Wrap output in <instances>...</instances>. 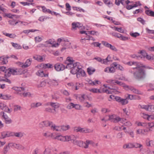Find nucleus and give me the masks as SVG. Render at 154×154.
<instances>
[{"mask_svg":"<svg viewBox=\"0 0 154 154\" xmlns=\"http://www.w3.org/2000/svg\"><path fill=\"white\" fill-rule=\"evenodd\" d=\"M1 136L2 138L13 137V132L7 131H4L1 133Z\"/></svg>","mask_w":154,"mask_h":154,"instance_id":"16","label":"nucleus"},{"mask_svg":"<svg viewBox=\"0 0 154 154\" xmlns=\"http://www.w3.org/2000/svg\"><path fill=\"white\" fill-rule=\"evenodd\" d=\"M45 110L46 112L52 113H54V112L55 111V109H53L49 107L46 108Z\"/></svg>","mask_w":154,"mask_h":154,"instance_id":"62","label":"nucleus"},{"mask_svg":"<svg viewBox=\"0 0 154 154\" xmlns=\"http://www.w3.org/2000/svg\"><path fill=\"white\" fill-rule=\"evenodd\" d=\"M13 89L16 91L22 92L24 91V88L22 87H15L13 88Z\"/></svg>","mask_w":154,"mask_h":154,"instance_id":"49","label":"nucleus"},{"mask_svg":"<svg viewBox=\"0 0 154 154\" xmlns=\"http://www.w3.org/2000/svg\"><path fill=\"white\" fill-rule=\"evenodd\" d=\"M53 123L48 121H43L40 122L39 124V126L41 128L45 127L50 126L51 128V126H52Z\"/></svg>","mask_w":154,"mask_h":154,"instance_id":"13","label":"nucleus"},{"mask_svg":"<svg viewBox=\"0 0 154 154\" xmlns=\"http://www.w3.org/2000/svg\"><path fill=\"white\" fill-rule=\"evenodd\" d=\"M42 135L43 136L46 138L51 137L53 139V138L54 137L53 134L48 131H47L43 133Z\"/></svg>","mask_w":154,"mask_h":154,"instance_id":"25","label":"nucleus"},{"mask_svg":"<svg viewBox=\"0 0 154 154\" xmlns=\"http://www.w3.org/2000/svg\"><path fill=\"white\" fill-rule=\"evenodd\" d=\"M10 149V147L8 145H5L3 148V152L4 154H6Z\"/></svg>","mask_w":154,"mask_h":154,"instance_id":"46","label":"nucleus"},{"mask_svg":"<svg viewBox=\"0 0 154 154\" xmlns=\"http://www.w3.org/2000/svg\"><path fill=\"white\" fill-rule=\"evenodd\" d=\"M133 148H136L140 149L142 148L143 145L140 144L138 143H135L134 144L133 143Z\"/></svg>","mask_w":154,"mask_h":154,"instance_id":"61","label":"nucleus"},{"mask_svg":"<svg viewBox=\"0 0 154 154\" xmlns=\"http://www.w3.org/2000/svg\"><path fill=\"white\" fill-rule=\"evenodd\" d=\"M57 42L58 43H54V39H50L46 41L44 44H40L39 46L40 47H48L50 46V45H51L52 47H56L59 46V43H60L61 42L62 44L65 46L70 44V43L68 41V40L63 38H59L57 40Z\"/></svg>","mask_w":154,"mask_h":154,"instance_id":"2","label":"nucleus"},{"mask_svg":"<svg viewBox=\"0 0 154 154\" xmlns=\"http://www.w3.org/2000/svg\"><path fill=\"white\" fill-rule=\"evenodd\" d=\"M66 142L71 141L73 144L76 139V137L74 135H66Z\"/></svg>","mask_w":154,"mask_h":154,"instance_id":"22","label":"nucleus"},{"mask_svg":"<svg viewBox=\"0 0 154 154\" xmlns=\"http://www.w3.org/2000/svg\"><path fill=\"white\" fill-rule=\"evenodd\" d=\"M76 85L75 86L74 83L72 82H70L67 84V85L68 86L70 87L71 88L74 89L75 88V90H77L78 88H77V86L79 85H80V84L79 83H77L76 84Z\"/></svg>","mask_w":154,"mask_h":154,"instance_id":"38","label":"nucleus"},{"mask_svg":"<svg viewBox=\"0 0 154 154\" xmlns=\"http://www.w3.org/2000/svg\"><path fill=\"white\" fill-rule=\"evenodd\" d=\"M118 64L116 62H113L112 64L110 66L107 67L104 69V72L108 73H113L116 71L115 67L118 66Z\"/></svg>","mask_w":154,"mask_h":154,"instance_id":"5","label":"nucleus"},{"mask_svg":"<svg viewBox=\"0 0 154 154\" xmlns=\"http://www.w3.org/2000/svg\"><path fill=\"white\" fill-rule=\"evenodd\" d=\"M61 131H65L68 130L70 128V126L68 125H61Z\"/></svg>","mask_w":154,"mask_h":154,"instance_id":"48","label":"nucleus"},{"mask_svg":"<svg viewBox=\"0 0 154 154\" xmlns=\"http://www.w3.org/2000/svg\"><path fill=\"white\" fill-rule=\"evenodd\" d=\"M130 35L131 36L133 37H136L139 36L140 35V33L137 32H131L130 33Z\"/></svg>","mask_w":154,"mask_h":154,"instance_id":"58","label":"nucleus"},{"mask_svg":"<svg viewBox=\"0 0 154 154\" xmlns=\"http://www.w3.org/2000/svg\"><path fill=\"white\" fill-rule=\"evenodd\" d=\"M72 8L74 10H76L77 11H79L80 12L82 11L83 12H85L84 10L80 7H72Z\"/></svg>","mask_w":154,"mask_h":154,"instance_id":"56","label":"nucleus"},{"mask_svg":"<svg viewBox=\"0 0 154 154\" xmlns=\"http://www.w3.org/2000/svg\"><path fill=\"white\" fill-rule=\"evenodd\" d=\"M40 7H41L42 9V11L44 13H51V11L49 9H47L44 6H37L36 8L38 9H40Z\"/></svg>","mask_w":154,"mask_h":154,"instance_id":"33","label":"nucleus"},{"mask_svg":"<svg viewBox=\"0 0 154 154\" xmlns=\"http://www.w3.org/2000/svg\"><path fill=\"white\" fill-rule=\"evenodd\" d=\"M89 91L91 92L94 93H100L101 92L99 89L93 88L89 90Z\"/></svg>","mask_w":154,"mask_h":154,"instance_id":"50","label":"nucleus"},{"mask_svg":"<svg viewBox=\"0 0 154 154\" xmlns=\"http://www.w3.org/2000/svg\"><path fill=\"white\" fill-rule=\"evenodd\" d=\"M36 74L38 76L41 77H48V74H45L44 73V72L43 70L42 69L39 70L36 72Z\"/></svg>","mask_w":154,"mask_h":154,"instance_id":"26","label":"nucleus"},{"mask_svg":"<svg viewBox=\"0 0 154 154\" xmlns=\"http://www.w3.org/2000/svg\"><path fill=\"white\" fill-rule=\"evenodd\" d=\"M12 45L15 48L17 49H21L22 48L21 46L18 44L11 43Z\"/></svg>","mask_w":154,"mask_h":154,"instance_id":"54","label":"nucleus"},{"mask_svg":"<svg viewBox=\"0 0 154 154\" xmlns=\"http://www.w3.org/2000/svg\"><path fill=\"white\" fill-rule=\"evenodd\" d=\"M54 68L57 71H60L64 70L65 69V66L62 64L57 63L54 65Z\"/></svg>","mask_w":154,"mask_h":154,"instance_id":"18","label":"nucleus"},{"mask_svg":"<svg viewBox=\"0 0 154 154\" xmlns=\"http://www.w3.org/2000/svg\"><path fill=\"white\" fill-rule=\"evenodd\" d=\"M149 105H139L138 106V107L139 108L144 109L146 111H149Z\"/></svg>","mask_w":154,"mask_h":154,"instance_id":"51","label":"nucleus"},{"mask_svg":"<svg viewBox=\"0 0 154 154\" xmlns=\"http://www.w3.org/2000/svg\"><path fill=\"white\" fill-rule=\"evenodd\" d=\"M108 120H110L114 123H116L119 122L121 120V118L119 116H117L115 115H112L109 116Z\"/></svg>","mask_w":154,"mask_h":154,"instance_id":"9","label":"nucleus"},{"mask_svg":"<svg viewBox=\"0 0 154 154\" xmlns=\"http://www.w3.org/2000/svg\"><path fill=\"white\" fill-rule=\"evenodd\" d=\"M42 105V103L40 102L36 103H31L30 106L32 108H34L38 107Z\"/></svg>","mask_w":154,"mask_h":154,"instance_id":"36","label":"nucleus"},{"mask_svg":"<svg viewBox=\"0 0 154 154\" xmlns=\"http://www.w3.org/2000/svg\"><path fill=\"white\" fill-rule=\"evenodd\" d=\"M146 144L147 146L154 147V141L149 140V139H147L146 140Z\"/></svg>","mask_w":154,"mask_h":154,"instance_id":"35","label":"nucleus"},{"mask_svg":"<svg viewBox=\"0 0 154 154\" xmlns=\"http://www.w3.org/2000/svg\"><path fill=\"white\" fill-rule=\"evenodd\" d=\"M104 3L109 7H111L112 6V3L110 0H103Z\"/></svg>","mask_w":154,"mask_h":154,"instance_id":"57","label":"nucleus"},{"mask_svg":"<svg viewBox=\"0 0 154 154\" xmlns=\"http://www.w3.org/2000/svg\"><path fill=\"white\" fill-rule=\"evenodd\" d=\"M123 111L127 115H129L130 114V110L129 109L124 108L123 109Z\"/></svg>","mask_w":154,"mask_h":154,"instance_id":"63","label":"nucleus"},{"mask_svg":"<svg viewBox=\"0 0 154 154\" xmlns=\"http://www.w3.org/2000/svg\"><path fill=\"white\" fill-rule=\"evenodd\" d=\"M72 29L75 30L77 28H79L82 27V25L79 22H74L72 23Z\"/></svg>","mask_w":154,"mask_h":154,"instance_id":"23","label":"nucleus"},{"mask_svg":"<svg viewBox=\"0 0 154 154\" xmlns=\"http://www.w3.org/2000/svg\"><path fill=\"white\" fill-rule=\"evenodd\" d=\"M12 97L11 96L8 94H0V98L3 100H11Z\"/></svg>","mask_w":154,"mask_h":154,"instance_id":"24","label":"nucleus"},{"mask_svg":"<svg viewBox=\"0 0 154 154\" xmlns=\"http://www.w3.org/2000/svg\"><path fill=\"white\" fill-rule=\"evenodd\" d=\"M120 121L125 126H130L132 125L131 123L129 121H127L126 119L121 118V120Z\"/></svg>","mask_w":154,"mask_h":154,"instance_id":"30","label":"nucleus"},{"mask_svg":"<svg viewBox=\"0 0 154 154\" xmlns=\"http://www.w3.org/2000/svg\"><path fill=\"white\" fill-rule=\"evenodd\" d=\"M133 143H129L125 144L123 146V148L124 149H131L133 148Z\"/></svg>","mask_w":154,"mask_h":154,"instance_id":"27","label":"nucleus"},{"mask_svg":"<svg viewBox=\"0 0 154 154\" xmlns=\"http://www.w3.org/2000/svg\"><path fill=\"white\" fill-rule=\"evenodd\" d=\"M141 116L144 119H146L149 121H151L152 120L151 117V115H148L143 113H140Z\"/></svg>","mask_w":154,"mask_h":154,"instance_id":"37","label":"nucleus"},{"mask_svg":"<svg viewBox=\"0 0 154 154\" xmlns=\"http://www.w3.org/2000/svg\"><path fill=\"white\" fill-rule=\"evenodd\" d=\"M124 63L130 66H133L132 69L134 71V75L136 79H140L145 77L146 73L144 69L146 68L145 66L140 63L137 62L130 61Z\"/></svg>","mask_w":154,"mask_h":154,"instance_id":"1","label":"nucleus"},{"mask_svg":"<svg viewBox=\"0 0 154 154\" xmlns=\"http://www.w3.org/2000/svg\"><path fill=\"white\" fill-rule=\"evenodd\" d=\"M115 100L122 105H124L128 103V101L127 98L123 99L119 97H115Z\"/></svg>","mask_w":154,"mask_h":154,"instance_id":"11","label":"nucleus"},{"mask_svg":"<svg viewBox=\"0 0 154 154\" xmlns=\"http://www.w3.org/2000/svg\"><path fill=\"white\" fill-rule=\"evenodd\" d=\"M0 115L5 119V122L6 124H10L12 122V120L4 112H0Z\"/></svg>","mask_w":154,"mask_h":154,"instance_id":"12","label":"nucleus"},{"mask_svg":"<svg viewBox=\"0 0 154 154\" xmlns=\"http://www.w3.org/2000/svg\"><path fill=\"white\" fill-rule=\"evenodd\" d=\"M102 43L106 47L108 48L115 51H117V49L116 47L113 45H112L111 44L108 43L106 42L102 41Z\"/></svg>","mask_w":154,"mask_h":154,"instance_id":"17","label":"nucleus"},{"mask_svg":"<svg viewBox=\"0 0 154 154\" xmlns=\"http://www.w3.org/2000/svg\"><path fill=\"white\" fill-rule=\"evenodd\" d=\"M135 124L138 126H141L143 127H146L147 126V123H146L141 122H136Z\"/></svg>","mask_w":154,"mask_h":154,"instance_id":"43","label":"nucleus"},{"mask_svg":"<svg viewBox=\"0 0 154 154\" xmlns=\"http://www.w3.org/2000/svg\"><path fill=\"white\" fill-rule=\"evenodd\" d=\"M126 87H124V88L127 90H130L132 91L133 92L138 94H141L140 91L138 90L134 89L133 87L131 86H128L126 85Z\"/></svg>","mask_w":154,"mask_h":154,"instance_id":"20","label":"nucleus"},{"mask_svg":"<svg viewBox=\"0 0 154 154\" xmlns=\"http://www.w3.org/2000/svg\"><path fill=\"white\" fill-rule=\"evenodd\" d=\"M114 29L121 33H124L125 30L124 29H122V27H114L113 28Z\"/></svg>","mask_w":154,"mask_h":154,"instance_id":"42","label":"nucleus"},{"mask_svg":"<svg viewBox=\"0 0 154 154\" xmlns=\"http://www.w3.org/2000/svg\"><path fill=\"white\" fill-rule=\"evenodd\" d=\"M73 144L77 145L78 146L83 147V142L80 140H75L73 143Z\"/></svg>","mask_w":154,"mask_h":154,"instance_id":"39","label":"nucleus"},{"mask_svg":"<svg viewBox=\"0 0 154 154\" xmlns=\"http://www.w3.org/2000/svg\"><path fill=\"white\" fill-rule=\"evenodd\" d=\"M95 71V69L92 67H89L87 69V72L90 75L92 74Z\"/></svg>","mask_w":154,"mask_h":154,"instance_id":"44","label":"nucleus"},{"mask_svg":"<svg viewBox=\"0 0 154 154\" xmlns=\"http://www.w3.org/2000/svg\"><path fill=\"white\" fill-rule=\"evenodd\" d=\"M118 90V88L116 87V88L115 89L109 88L108 90H104L103 91L104 92L108 94H117L119 93Z\"/></svg>","mask_w":154,"mask_h":154,"instance_id":"14","label":"nucleus"},{"mask_svg":"<svg viewBox=\"0 0 154 154\" xmlns=\"http://www.w3.org/2000/svg\"><path fill=\"white\" fill-rule=\"evenodd\" d=\"M74 131L76 132H79L82 133H90L92 131L86 128H81V127H76L74 128Z\"/></svg>","mask_w":154,"mask_h":154,"instance_id":"7","label":"nucleus"},{"mask_svg":"<svg viewBox=\"0 0 154 154\" xmlns=\"http://www.w3.org/2000/svg\"><path fill=\"white\" fill-rule=\"evenodd\" d=\"M106 82L112 85L116 84L121 86L123 87H126V85L121 82L119 81L116 80L109 79Z\"/></svg>","mask_w":154,"mask_h":154,"instance_id":"8","label":"nucleus"},{"mask_svg":"<svg viewBox=\"0 0 154 154\" xmlns=\"http://www.w3.org/2000/svg\"><path fill=\"white\" fill-rule=\"evenodd\" d=\"M23 136V134L21 132H13V137L15 136L17 137H21Z\"/></svg>","mask_w":154,"mask_h":154,"instance_id":"47","label":"nucleus"},{"mask_svg":"<svg viewBox=\"0 0 154 154\" xmlns=\"http://www.w3.org/2000/svg\"><path fill=\"white\" fill-rule=\"evenodd\" d=\"M0 109L9 113H11L12 111L11 109L9 108L6 104L3 103H0Z\"/></svg>","mask_w":154,"mask_h":154,"instance_id":"15","label":"nucleus"},{"mask_svg":"<svg viewBox=\"0 0 154 154\" xmlns=\"http://www.w3.org/2000/svg\"><path fill=\"white\" fill-rule=\"evenodd\" d=\"M91 145L93 146H97V143H95L91 140H87L85 142H83V147L86 149L88 147L89 145Z\"/></svg>","mask_w":154,"mask_h":154,"instance_id":"10","label":"nucleus"},{"mask_svg":"<svg viewBox=\"0 0 154 154\" xmlns=\"http://www.w3.org/2000/svg\"><path fill=\"white\" fill-rule=\"evenodd\" d=\"M88 34L96 36H98L99 34V33L98 32L95 31H89L88 32Z\"/></svg>","mask_w":154,"mask_h":154,"instance_id":"55","label":"nucleus"},{"mask_svg":"<svg viewBox=\"0 0 154 154\" xmlns=\"http://www.w3.org/2000/svg\"><path fill=\"white\" fill-rule=\"evenodd\" d=\"M74 67L70 70V72L73 74H76L77 78L84 77L86 75L85 71L82 69V66L80 63H77L74 65Z\"/></svg>","mask_w":154,"mask_h":154,"instance_id":"3","label":"nucleus"},{"mask_svg":"<svg viewBox=\"0 0 154 154\" xmlns=\"http://www.w3.org/2000/svg\"><path fill=\"white\" fill-rule=\"evenodd\" d=\"M66 61L68 62L67 63L66 68L69 69H72L74 67V65L75 64H76L77 63H79L78 62H75L73 60L72 58L69 57H68L67 58Z\"/></svg>","mask_w":154,"mask_h":154,"instance_id":"6","label":"nucleus"},{"mask_svg":"<svg viewBox=\"0 0 154 154\" xmlns=\"http://www.w3.org/2000/svg\"><path fill=\"white\" fill-rule=\"evenodd\" d=\"M15 148L18 149L22 150L24 149V147L21 144L16 143V146Z\"/></svg>","mask_w":154,"mask_h":154,"instance_id":"59","label":"nucleus"},{"mask_svg":"<svg viewBox=\"0 0 154 154\" xmlns=\"http://www.w3.org/2000/svg\"><path fill=\"white\" fill-rule=\"evenodd\" d=\"M33 58L35 60L40 62H42L45 60L44 57L40 55H35Z\"/></svg>","mask_w":154,"mask_h":154,"instance_id":"28","label":"nucleus"},{"mask_svg":"<svg viewBox=\"0 0 154 154\" xmlns=\"http://www.w3.org/2000/svg\"><path fill=\"white\" fill-rule=\"evenodd\" d=\"M48 82V84L51 86H56L58 85V83L57 80L47 79V81H46Z\"/></svg>","mask_w":154,"mask_h":154,"instance_id":"19","label":"nucleus"},{"mask_svg":"<svg viewBox=\"0 0 154 154\" xmlns=\"http://www.w3.org/2000/svg\"><path fill=\"white\" fill-rule=\"evenodd\" d=\"M8 58V57L5 56H2L0 57V60L1 61V63L2 64H4L6 63L8 61L7 59Z\"/></svg>","mask_w":154,"mask_h":154,"instance_id":"34","label":"nucleus"},{"mask_svg":"<svg viewBox=\"0 0 154 154\" xmlns=\"http://www.w3.org/2000/svg\"><path fill=\"white\" fill-rule=\"evenodd\" d=\"M4 17H7L10 18H12L13 17H15L16 18H18L19 17V16L18 15H12L11 14H5L4 15Z\"/></svg>","mask_w":154,"mask_h":154,"instance_id":"40","label":"nucleus"},{"mask_svg":"<svg viewBox=\"0 0 154 154\" xmlns=\"http://www.w3.org/2000/svg\"><path fill=\"white\" fill-rule=\"evenodd\" d=\"M32 61V60L31 59H27L24 64L22 65V68H25L29 66L31 64Z\"/></svg>","mask_w":154,"mask_h":154,"instance_id":"29","label":"nucleus"},{"mask_svg":"<svg viewBox=\"0 0 154 154\" xmlns=\"http://www.w3.org/2000/svg\"><path fill=\"white\" fill-rule=\"evenodd\" d=\"M86 96L85 95H79L77 97V99L80 102H82L85 100Z\"/></svg>","mask_w":154,"mask_h":154,"instance_id":"41","label":"nucleus"},{"mask_svg":"<svg viewBox=\"0 0 154 154\" xmlns=\"http://www.w3.org/2000/svg\"><path fill=\"white\" fill-rule=\"evenodd\" d=\"M145 13L148 15L154 17V12L150 10H146Z\"/></svg>","mask_w":154,"mask_h":154,"instance_id":"45","label":"nucleus"},{"mask_svg":"<svg viewBox=\"0 0 154 154\" xmlns=\"http://www.w3.org/2000/svg\"><path fill=\"white\" fill-rule=\"evenodd\" d=\"M53 67L52 64L50 63L44 64V69L51 68Z\"/></svg>","mask_w":154,"mask_h":154,"instance_id":"60","label":"nucleus"},{"mask_svg":"<svg viewBox=\"0 0 154 154\" xmlns=\"http://www.w3.org/2000/svg\"><path fill=\"white\" fill-rule=\"evenodd\" d=\"M149 105H139L138 106V107L139 108L144 109L146 111H149Z\"/></svg>","mask_w":154,"mask_h":154,"instance_id":"52","label":"nucleus"},{"mask_svg":"<svg viewBox=\"0 0 154 154\" xmlns=\"http://www.w3.org/2000/svg\"><path fill=\"white\" fill-rule=\"evenodd\" d=\"M61 126H57L53 123L51 126V129L54 131H61Z\"/></svg>","mask_w":154,"mask_h":154,"instance_id":"31","label":"nucleus"},{"mask_svg":"<svg viewBox=\"0 0 154 154\" xmlns=\"http://www.w3.org/2000/svg\"><path fill=\"white\" fill-rule=\"evenodd\" d=\"M51 106L55 109L58 108L60 106V105L58 103L52 102V103H51Z\"/></svg>","mask_w":154,"mask_h":154,"instance_id":"53","label":"nucleus"},{"mask_svg":"<svg viewBox=\"0 0 154 154\" xmlns=\"http://www.w3.org/2000/svg\"><path fill=\"white\" fill-rule=\"evenodd\" d=\"M74 104L72 103H70L67 106L66 108L68 109H71L74 108Z\"/></svg>","mask_w":154,"mask_h":154,"instance_id":"64","label":"nucleus"},{"mask_svg":"<svg viewBox=\"0 0 154 154\" xmlns=\"http://www.w3.org/2000/svg\"><path fill=\"white\" fill-rule=\"evenodd\" d=\"M22 69H13L9 68L8 69H6L5 72V75L9 76L11 74L14 75L21 74L22 73Z\"/></svg>","mask_w":154,"mask_h":154,"instance_id":"4","label":"nucleus"},{"mask_svg":"<svg viewBox=\"0 0 154 154\" xmlns=\"http://www.w3.org/2000/svg\"><path fill=\"white\" fill-rule=\"evenodd\" d=\"M47 81V79L45 80L38 83L37 85L38 88H39L45 87L46 84H48V82H46Z\"/></svg>","mask_w":154,"mask_h":154,"instance_id":"32","label":"nucleus"},{"mask_svg":"<svg viewBox=\"0 0 154 154\" xmlns=\"http://www.w3.org/2000/svg\"><path fill=\"white\" fill-rule=\"evenodd\" d=\"M53 139L57 140L62 142H66V136H64L62 135H57L53 138Z\"/></svg>","mask_w":154,"mask_h":154,"instance_id":"21","label":"nucleus"}]
</instances>
